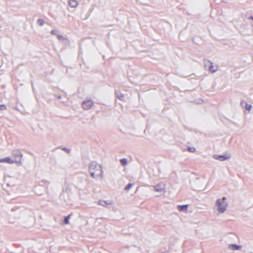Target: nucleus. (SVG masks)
Wrapping results in <instances>:
<instances>
[{
  "mask_svg": "<svg viewBox=\"0 0 253 253\" xmlns=\"http://www.w3.org/2000/svg\"><path fill=\"white\" fill-rule=\"evenodd\" d=\"M228 206V204L225 197L218 198L215 202L214 210L217 213L222 214L226 211Z\"/></svg>",
  "mask_w": 253,
  "mask_h": 253,
  "instance_id": "obj_1",
  "label": "nucleus"
},
{
  "mask_svg": "<svg viewBox=\"0 0 253 253\" xmlns=\"http://www.w3.org/2000/svg\"><path fill=\"white\" fill-rule=\"evenodd\" d=\"M89 172L90 175L94 178L102 177L103 170L101 165L96 162H92L89 167Z\"/></svg>",
  "mask_w": 253,
  "mask_h": 253,
  "instance_id": "obj_2",
  "label": "nucleus"
},
{
  "mask_svg": "<svg viewBox=\"0 0 253 253\" xmlns=\"http://www.w3.org/2000/svg\"><path fill=\"white\" fill-rule=\"evenodd\" d=\"M12 155L14 158L13 159L14 163L17 164L18 166H21L22 165L21 159L22 154L21 153L20 151L18 150H13L12 153Z\"/></svg>",
  "mask_w": 253,
  "mask_h": 253,
  "instance_id": "obj_3",
  "label": "nucleus"
},
{
  "mask_svg": "<svg viewBox=\"0 0 253 253\" xmlns=\"http://www.w3.org/2000/svg\"><path fill=\"white\" fill-rule=\"evenodd\" d=\"M153 188V190L159 194V195H163L165 192L166 185L163 183L161 182L154 186H151Z\"/></svg>",
  "mask_w": 253,
  "mask_h": 253,
  "instance_id": "obj_4",
  "label": "nucleus"
},
{
  "mask_svg": "<svg viewBox=\"0 0 253 253\" xmlns=\"http://www.w3.org/2000/svg\"><path fill=\"white\" fill-rule=\"evenodd\" d=\"M93 104L94 103L93 101L90 99H88L83 102L82 104V106L84 110H88L92 108Z\"/></svg>",
  "mask_w": 253,
  "mask_h": 253,
  "instance_id": "obj_5",
  "label": "nucleus"
},
{
  "mask_svg": "<svg viewBox=\"0 0 253 253\" xmlns=\"http://www.w3.org/2000/svg\"><path fill=\"white\" fill-rule=\"evenodd\" d=\"M243 248V246L242 245L236 244H229L227 246L228 250L231 251H241Z\"/></svg>",
  "mask_w": 253,
  "mask_h": 253,
  "instance_id": "obj_6",
  "label": "nucleus"
},
{
  "mask_svg": "<svg viewBox=\"0 0 253 253\" xmlns=\"http://www.w3.org/2000/svg\"><path fill=\"white\" fill-rule=\"evenodd\" d=\"M205 65H206V66H209V70L210 72H211V73H214V72H216L218 69V66H213L212 63L210 61H207L205 63Z\"/></svg>",
  "mask_w": 253,
  "mask_h": 253,
  "instance_id": "obj_7",
  "label": "nucleus"
},
{
  "mask_svg": "<svg viewBox=\"0 0 253 253\" xmlns=\"http://www.w3.org/2000/svg\"><path fill=\"white\" fill-rule=\"evenodd\" d=\"M98 203V205L107 208H111V207L113 205V203L111 201L100 200Z\"/></svg>",
  "mask_w": 253,
  "mask_h": 253,
  "instance_id": "obj_8",
  "label": "nucleus"
},
{
  "mask_svg": "<svg viewBox=\"0 0 253 253\" xmlns=\"http://www.w3.org/2000/svg\"><path fill=\"white\" fill-rule=\"evenodd\" d=\"M241 105L242 107L245 108L249 112L252 108V106L251 104H249L246 101L242 100L241 102Z\"/></svg>",
  "mask_w": 253,
  "mask_h": 253,
  "instance_id": "obj_9",
  "label": "nucleus"
},
{
  "mask_svg": "<svg viewBox=\"0 0 253 253\" xmlns=\"http://www.w3.org/2000/svg\"><path fill=\"white\" fill-rule=\"evenodd\" d=\"M5 163L9 164H14V161L13 159L10 158V157H6L2 159H0V163Z\"/></svg>",
  "mask_w": 253,
  "mask_h": 253,
  "instance_id": "obj_10",
  "label": "nucleus"
},
{
  "mask_svg": "<svg viewBox=\"0 0 253 253\" xmlns=\"http://www.w3.org/2000/svg\"><path fill=\"white\" fill-rule=\"evenodd\" d=\"M68 3L71 8H76L79 4L77 0H68Z\"/></svg>",
  "mask_w": 253,
  "mask_h": 253,
  "instance_id": "obj_11",
  "label": "nucleus"
},
{
  "mask_svg": "<svg viewBox=\"0 0 253 253\" xmlns=\"http://www.w3.org/2000/svg\"><path fill=\"white\" fill-rule=\"evenodd\" d=\"M214 158L215 159H218L220 161H223L226 160L229 158V157H227L226 155H219V156H214Z\"/></svg>",
  "mask_w": 253,
  "mask_h": 253,
  "instance_id": "obj_12",
  "label": "nucleus"
},
{
  "mask_svg": "<svg viewBox=\"0 0 253 253\" xmlns=\"http://www.w3.org/2000/svg\"><path fill=\"white\" fill-rule=\"evenodd\" d=\"M188 206L183 205V206H178L177 209L179 211H186L187 210Z\"/></svg>",
  "mask_w": 253,
  "mask_h": 253,
  "instance_id": "obj_13",
  "label": "nucleus"
},
{
  "mask_svg": "<svg viewBox=\"0 0 253 253\" xmlns=\"http://www.w3.org/2000/svg\"><path fill=\"white\" fill-rule=\"evenodd\" d=\"M70 215H68V216L65 217L64 223L65 224H68L69 223V219L70 218Z\"/></svg>",
  "mask_w": 253,
  "mask_h": 253,
  "instance_id": "obj_14",
  "label": "nucleus"
},
{
  "mask_svg": "<svg viewBox=\"0 0 253 253\" xmlns=\"http://www.w3.org/2000/svg\"><path fill=\"white\" fill-rule=\"evenodd\" d=\"M121 163L123 166H126L127 163V159L126 158L122 159L120 160Z\"/></svg>",
  "mask_w": 253,
  "mask_h": 253,
  "instance_id": "obj_15",
  "label": "nucleus"
},
{
  "mask_svg": "<svg viewBox=\"0 0 253 253\" xmlns=\"http://www.w3.org/2000/svg\"><path fill=\"white\" fill-rule=\"evenodd\" d=\"M38 24L40 26H42L44 23V20L42 19H39L37 21Z\"/></svg>",
  "mask_w": 253,
  "mask_h": 253,
  "instance_id": "obj_16",
  "label": "nucleus"
},
{
  "mask_svg": "<svg viewBox=\"0 0 253 253\" xmlns=\"http://www.w3.org/2000/svg\"><path fill=\"white\" fill-rule=\"evenodd\" d=\"M132 183H128L125 188V190H128L129 189H130L131 188V187L132 186Z\"/></svg>",
  "mask_w": 253,
  "mask_h": 253,
  "instance_id": "obj_17",
  "label": "nucleus"
},
{
  "mask_svg": "<svg viewBox=\"0 0 253 253\" xmlns=\"http://www.w3.org/2000/svg\"><path fill=\"white\" fill-rule=\"evenodd\" d=\"M117 97L120 100H123L124 99V96L122 93L117 94Z\"/></svg>",
  "mask_w": 253,
  "mask_h": 253,
  "instance_id": "obj_18",
  "label": "nucleus"
},
{
  "mask_svg": "<svg viewBox=\"0 0 253 253\" xmlns=\"http://www.w3.org/2000/svg\"><path fill=\"white\" fill-rule=\"evenodd\" d=\"M6 107L4 105H3V104L0 105V110H6Z\"/></svg>",
  "mask_w": 253,
  "mask_h": 253,
  "instance_id": "obj_19",
  "label": "nucleus"
},
{
  "mask_svg": "<svg viewBox=\"0 0 253 253\" xmlns=\"http://www.w3.org/2000/svg\"><path fill=\"white\" fill-rule=\"evenodd\" d=\"M188 151L190 152H194L195 151L196 149L194 147H188Z\"/></svg>",
  "mask_w": 253,
  "mask_h": 253,
  "instance_id": "obj_20",
  "label": "nucleus"
},
{
  "mask_svg": "<svg viewBox=\"0 0 253 253\" xmlns=\"http://www.w3.org/2000/svg\"><path fill=\"white\" fill-rule=\"evenodd\" d=\"M58 31L56 30H53L51 31V34L53 35H57Z\"/></svg>",
  "mask_w": 253,
  "mask_h": 253,
  "instance_id": "obj_21",
  "label": "nucleus"
},
{
  "mask_svg": "<svg viewBox=\"0 0 253 253\" xmlns=\"http://www.w3.org/2000/svg\"><path fill=\"white\" fill-rule=\"evenodd\" d=\"M57 36L58 39L59 40H63L64 39V38H63V37L62 35H57Z\"/></svg>",
  "mask_w": 253,
  "mask_h": 253,
  "instance_id": "obj_22",
  "label": "nucleus"
},
{
  "mask_svg": "<svg viewBox=\"0 0 253 253\" xmlns=\"http://www.w3.org/2000/svg\"><path fill=\"white\" fill-rule=\"evenodd\" d=\"M62 149L67 153H70V149H68L67 148H63Z\"/></svg>",
  "mask_w": 253,
  "mask_h": 253,
  "instance_id": "obj_23",
  "label": "nucleus"
},
{
  "mask_svg": "<svg viewBox=\"0 0 253 253\" xmlns=\"http://www.w3.org/2000/svg\"><path fill=\"white\" fill-rule=\"evenodd\" d=\"M203 188V187H195V188H196L198 190H201Z\"/></svg>",
  "mask_w": 253,
  "mask_h": 253,
  "instance_id": "obj_24",
  "label": "nucleus"
},
{
  "mask_svg": "<svg viewBox=\"0 0 253 253\" xmlns=\"http://www.w3.org/2000/svg\"><path fill=\"white\" fill-rule=\"evenodd\" d=\"M250 19L253 21V16H251Z\"/></svg>",
  "mask_w": 253,
  "mask_h": 253,
  "instance_id": "obj_25",
  "label": "nucleus"
}]
</instances>
